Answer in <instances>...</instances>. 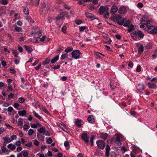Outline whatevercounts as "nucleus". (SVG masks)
Returning a JSON list of instances; mask_svg holds the SVG:
<instances>
[{
  "instance_id": "nucleus-36",
  "label": "nucleus",
  "mask_w": 157,
  "mask_h": 157,
  "mask_svg": "<svg viewBox=\"0 0 157 157\" xmlns=\"http://www.w3.org/2000/svg\"><path fill=\"white\" fill-rule=\"evenodd\" d=\"M94 136L92 135L90 136V144L91 146L93 145V140L94 139Z\"/></svg>"
},
{
  "instance_id": "nucleus-31",
  "label": "nucleus",
  "mask_w": 157,
  "mask_h": 157,
  "mask_svg": "<svg viewBox=\"0 0 157 157\" xmlns=\"http://www.w3.org/2000/svg\"><path fill=\"white\" fill-rule=\"evenodd\" d=\"M40 109L43 110L45 113L48 114L49 113L48 111L46 109L44 106H41L39 107Z\"/></svg>"
},
{
  "instance_id": "nucleus-63",
  "label": "nucleus",
  "mask_w": 157,
  "mask_h": 157,
  "mask_svg": "<svg viewBox=\"0 0 157 157\" xmlns=\"http://www.w3.org/2000/svg\"><path fill=\"white\" fill-rule=\"evenodd\" d=\"M69 142L67 141H66L64 143V145L65 147H67L69 146Z\"/></svg>"
},
{
  "instance_id": "nucleus-54",
  "label": "nucleus",
  "mask_w": 157,
  "mask_h": 157,
  "mask_svg": "<svg viewBox=\"0 0 157 157\" xmlns=\"http://www.w3.org/2000/svg\"><path fill=\"white\" fill-rule=\"evenodd\" d=\"M141 67L140 65L138 66L137 67L136 71L137 72H139L141 71Z\"/></svg>"
},
{
  "instance_id": "nucleus-26",
  "label": "nucleus",
  "mask_w": 157,
  "mask_h": 157,
  "mask_svg": "<svg viewBox=\"0 0 157 157\" xmlns=\"http://www.w3.org/2000/svg\"><path fill=\"white\" fill-rule=\"evenodd\" d=\"M23 12L26 15H28L29 14V11L28 8L26 6L23 7Z\"/></svg>"
},
{
  "instance_id": "nucleus-51",
  "label": "nucleus",
  "mask_w": 157,
  "mask_h": 157,
  "mask_svg": "<svg viewBox=\"0 0 157 157\" xmlns=\"http://www.w3.org/2000/svg\"><path fill=\"white\" fill-rule=\"evenodd\" d=\"M63 6L67 10H70L71 9L70 7L68 6L67 5L65 4H63Z\"/></svg>"
},
{
  "instance_id": "nucleus-27",
  "label": "nucleus",
  "mask_w": 157,
  "mask_h": 157,
  "mask_svg": "<svg viewBox=\"0 0 157 157\" xmlns=\"http://www.w3.org/2000/svg\"><path fill=\"white\" fill-rule=\"evenodd\" d=\"M101 137L104 140H105L108 136V134L106 133H101L100 134Z\"/></svg>"
},
{
  "instance_id": "nucleus-10",
  "label": "nucleus",
  "mask_w": 157,
  "mask_h": 157,
  "mask_svg": "<svg viewBox=\"0 0 157 157\" xmlns=\"http://www.w3.org/2000/svg\"><path fill=\"white\" fill-rule=\"evenodd\" d=\"M85 15L87 17L92 20H94L95 19V17L94 15L91 13L86 12L85 13Z\"/></svg>"
},
{
  "instance_id": "nucleus-14",
  "label": "nucleus",
  "mask_w": 157,
  "mask_h": 157,
  "mask_svg": "<svg viewBox=\"0 0 157 157\" xmlns=\"http://www.w3.org/2000/svg\"><path fill=\"white\" fill-rule=\"evenodd\" d=\"M1 151L4 152L5 154L8 155L9 154L10 151L8 149H7L4 146H2L1 147Z\"/></svg>"
},
{
  "instance_id": "nucleus-29",
  "label": "nucleus",
  "mask_w": 157,
  "mask_h": 157,
  "mask_svg": "<svg viewBox=\"0 0 157 157\" xmlns=\"http://www.w3.org/2000/svg\"><path fill=\"white\" fill-rule=\"evenodd\" d=\"M73 49V48L72 46H69L64 51L66 52H68L72 51Z\"/></svg>"
},
{
  "instance_id": "nucleus-57",
  "label": "nucleus",
  "mask_w": 157,
  "mask_h": 157,
  "mask_svg": "<svg viewBox=\"0 0 157 157\" xmlns=\"http://www.w3.org/2000/svg\"><path fill=\"white\" fill-rule=\"evenodd\" d=\"M21 144V142L20 141H16L15 143V145L17 146H20Z\"/></svg>"
},
{
  "instance_id": "nucleus-49",
  "label": "nucleus",
  "mask_w": 157,
  "mask_h": 157,
  "mask_svg": "<svg viewBox=\"0 0 157 157\" xmlns=\"http://www.w3.org/2000/svg\"><path fill=\"white\" fill-rule=\"evenodd\" d=\"M137 6L139 8H142L144 6V5L142 3L139 2L137 4Z\"/></svg>"
},
{
  "instance_id": "nucleus-16",
  "label": "nucleus",
  "mask_w": 157,
  "mask_h": 157,
  "mask_svg": "<svg viewBox=\"0 0 157 157\" xmlns=\"http://www.w3.org/2000/svg\"><path fill=\"white\" fill-rule=\"evenodd\" d=\"M2 139L4 140V143L5 144L9 143L12 141L10 138L6 137H3Z\"/></svg>"
},
{
  "instance_id": "nucleus-4",
  "label": "nucleus",
  "mask_w": 157,
  "mask_h": 157,
  "mask_svg": "<svg viewBox=\"0 0 157 157\" xmlns=\"http://www.w3.org/2000/svg\"><path fill=\"white\" fill-rule=\"evenodd\" d=\"M116 137L115 139V142L118 146L121 145V141H122V136L119 134L116 135Z\"/></svg>"
},
{
  "instance_id": "nucleus-44",
  "label": "nucleus",
  "mask_w": 157,
  "mask_h": 157,
  "mask_svg": "<svg viewBox=\"0 0 157 157\" xmlns=\"http://www.w3.org/2000/svg\"><path fill=\"white\" fill-rule=\"evenodd\" d=\"M18 101L20 103H23L25 101V99L22 97H20L18 99Z\"/></svg>"
},
{
  "instance_id": "nucleus-25",
  "label": "nucleus",
  "mask_w": 157,
  "mask_h": 157,
  "mask_svg": "<svg viewBox=\"0 0 157 157\" xmlns=\"http://www.w3.org/2000/svg\"><path fill=\"white\" fill-rule=\"evenodd\" d=\"M19 115L21 116H23L26 115V111L25 110H23L18 112Z\"/></svg>"
},
{
  "instance_id": "nucleus-47",
  "label": "nucleus",
  "mask_w": 157,
  "mask_h": 157,
  "mask_svg": "<svg viewBox=\"0 0 157 157\" xmlns=\"http://www.w3.org/2000/svg\"><path fill=\"white\" fill-rule=\"evenodd\" d=\"M67 29V27L66 26L64 25L62 28V31L63 33H65L66 32V30Z\"/></svg>"
},
{
  "instance_id": "nucleus-41",
  "label": "nucleus",
  "mask_w": 157,
  "mask_h": 157,
  "mask_svg": "<svg viewBox=\"0 0 157 157\" xmlns=\"http://www.w3.org/2000/svg\"><path fill=\"white\" fill-rule=\"evenodd\" d=\"M50 60L48 59H46L42 63V64L44 65H45L48 64L49 63Z\"/></svg>"
},
{
  "instance_id": "nucleus-19",
  "label": "nucleus",
  "mask_w": 157,
  "mask_h": 157,
  "mask_svg": "<svg viewBox=\"0 0 157 157\" xmlns=\"http://www.w3.org/2000/svg\"><path fill=\"white\" fill-rule=\"evenodd\" d=\"M38 131L40 133H43V134L44 135L46 132V128L45 127H42L38 130Z\"/></svg>"
},
{
  "instance_id": "nucleus-58",
  "label": "nucleus",
  "mask_w": 157,
  "mask_h": 157,
  "mask_svg": "<svg viewBox=\"0 0 157 157\" xmlns=\"http://www.w3.org/2000/svg\"><path fill=\"white\" fill-rule=\"evenodd\" d=\"M130 22V21L129 20H128L124 24L123 26L125 27H127L128 26V24Z\"/></svg>"
},
{
  "instance_id": "nucleus-11",
  "label": "nucleus",
  "mask_w": 157,
  "mask_h": 157,
  "mask_svg": "<svg viewBox=\"0 0 157 157\" xmlns=\"http://www.w3.org/2000/svg\"><path fill=\"white\" fill-rule=\"evenodd\" d=\"M135 36H137L140 38H142L144 36V34L140 30L135 31L134 32Z\"/></svg>"
},
{
  "instance_id": "nucleus-60",
  "label": "nucleus",
  "mask_w": 157,
  "mask_h": 157,
  "mask_svg": "<svg viewBox=\"0 0 157 157\" xmlns=\"http://www.w3.org/2000/svg\"><path fill=\"white\" fill-rule=\"evenodd\" d=\"M11 138L12 140H15L17 139V136L15 135H13L11 136Z\"/></svg>"
},
{
  "instance_id": "nucleus-43",
  "label": "nucleus",
  "mask_w": 157,
  "mask_h": 157,
  "mask_svg": "<svg viewBox=\"0 0 157 157\" xmlns=\"http://www.w3.org/2000/svg\"><path fill=\"white\" fill-rule=\"evenodd\" d=\"M104 17L105 18H108L109 17V13L108 12V10L106 11L105 12V13L104 14Z\"/></svg>"
},
{
  "instance_id": "nucleus-3",
  "label": "nucleus",
  "mask_w": 157,
  "mask_h": 157,
  "mask_svg": "<svg viewBox=\"0 0 157 157\" xmlns=\"http://www.w3.org/2000/svg\"><path fill=\"white\" fill-rule=\"evenodd\" d=\"M152 23V21L151 20L144 17L142 18L141 24H144L147 27V26H149L150 25H151Z\"/></svg>"
},
{
  "instance_id": "nucleus-24",
  "label": "nucleus",
  "mask_w": 157,
  "mask_h": 157,
  "mask_svg": "<svg viewBox=\"0 0 157 157\" xmlns=\"http://www.w3.org/2000/svg\"><path fill=\"white\" fill-rule=\"evenodd\" d=\"M64 15V12H61L59 13V15L57 16L56 17V19L57 20H60L63 18Z\"/></svg>"
},
{
  "instance_id": "nucleus-8",
  "label": "nucleus",
  "mask_w": 157,
  "mask_h": 157,
  "mask_svg": "<svg viewBox=\"0 0 157 157\" xmlns=\"http://www.w3.org/2000/svg\"><path fill=\"white\" fill-rule=\"evenodd\" d=\"M118 10L117 7L115 5H113L111 7L110 13L112 15H113L116 13Z\"/></svg>"
},
{
  "instance_id": "nucleus-23",
  "label": "nucleus",
  "mask_w": 157,
  "mask_h": 157,
  "mask_svg": "<svg viewBox=\"0 0 157 157\" xmlns=\"http://www.w3.org/2000/svg\"><path fill=\"white\" fill-rule=\"evenodd\" d=\"M7 147L11 150H13L15 149L16 146L14 145L10 144L8 145Z\"/></svg>"
},
{
  "instance_id": "nucleus-62",
  "label": "nucleus",
  "mask_w": 157,
  "mask_h": 157,
  "mask_svg": "<svg viewBox=\"0 0 157 157\" xmlns=\"http://www.w3.org/2000/svg\"><path fill=\"white\" fill-rule=\"evenodd\" d=\"M13 110V107H11V106L9 107L7 109V110L9 112H10L12 111Z\"/></svg>"
},
{
  "instance_id": "nucleus-55",
  "label": "nucleus",
  "mask_w": 157,
  "mask_h": 157,
  "mask_svg": "<svg viewBox=\"0 0 157 157\" xmlns=\"http://www.w3.org/2000/svg\"><path fill=\"white\" fill-rule=\"evenodd\" d=\"M88 8L91 10H92L94 9V7L93 5L92 4L90 5Z\"/></svg>"
},
{
  "instance_id": "nucleus-37",
  "label": "nucleus",
  "mask_w": 157,
  "mask_h": 157,
  "mask_svg": "<svg viewBox=\"0 0 157 157\" xmlns=\"http://www.w3.org/2000/svg\"><path fill=\"white\" fill-rule=\"evenodd\" d=\"M30 128L29 125L25 124L23 126V129L25 131H27V130L29 129Z\"/></svg>"
},
{
  "instance_id": "nucleus-5",
  "label": "nucleus",
  "mask_w": 157,
  "mask_h": 157,
  "mask_svg": "<svg viewBox=\"0 0 157 157\" xmlns=\"http://www.w3.org/2000/svg\"><path fill=\"white\" fill-rule=\"evenodd\" d=\"M96 144L98 147L101 149H103L105 145V142L101 140L97 141Z\"/></svg>"
},
{
  "instance_id": "nucleus-20",
  "label": "nucleus",
  "mask_w": 157,
  "mask_h": 157,
  "mask_svg": "<svg viewBox=\"0 0 157 157\" xmlns=\"http://www.w3.org/2000/svg\"><path fill=\"white\" fill-rule=\"evenodd\" d=\"M127 27H128V30L129 32L133 31L134 29V25L132 24L128 25Z\"/></svg>"
},
{
  "instance_id": "nucleus-30",
  "label": "nucleus",
  "mask_w": 157,
  "mask_h": 157,
  "mask_svg": "<svg viewBox=\"0 0 157 157\" xmlns=\"http://www.w3.org/2000/svg\"><path fill=\"white\" fill-rule=\"evenodd\" d=\"M76 125L78 127H80L81 126V121L78 119H77L75 122Z\"/></svg>"
},
{
  "instance_id": "nucleus-45",
  "label": "nucleus",
  "mask_w": 157,
  "mask_h": 157,
  "mask_svg": "<svg viewBox=\"0 0 157 157\" xmlns=\"http://www.w3.org/2000/svg\"><path fill=\"white\" fill-rule=\"evenodd\" d=\"M23 156L24 157H26L28 156V153L27 151L26 150L23 151Z\"/></svg>"
},
{
  "instance_id": "nucleus-22",
  "label": "nucleus",
  "mask_w": 157,
  "mask_h": 157,
  "mask_svg": "<svg viewBox=\"0 0 157 157\" xmlns=\"http://www.w3.org/2000/svg\"><path fill=\"white\" fill-rule=\"evenodd\" d=\"M33 113L34 116L40 120H41L43 119L42 117L40 115H39L38 114L36 113L35 111H33Z\"/></svg>"
},
{
  "instance_id": "nucleus-39",
  "label": "nucleus",
  "mask_w": 157,
  "mask_h": 157,
  "mask_svg": "<svg viewBox=\"0 0 157 157\" xmlns=\"http://www.w3.org/2000/svg\"><path fill=\"white\" fill-rule=\"evenodd\" d=\"M57 125L58 126H59L62 130H63L64 131H65V130L64 129V126L62 124L58 123L57 124Z\"/></svg>"
},
{
  "instance_id": "nucleus-42",
  "label": "nucleus",
  "mask_w": 157,
  "mask_h": 157,
  "mask_svg": "<svg viewBox=\"0 0 157 157\" xmlns=\"http://www.w3.org/2000/svg\"><path fill=\"white\" fill-rule=\"evenodd\" d=\"M15 29L17 32H21L22 31V29L21 28L17 26H16L15 27Z\"/></svg>"
},
{
  "instance_id": "nucleus-1",
  "label": "nucleus",
  "mask_w": 157,
  "mask_h": 157,
  "mask_svg": "<svg viewBox=\"0 0 157 157\" xmlns=\"http://www.w3.org/2000/svg\"><path fill=\"white\" fill-rule=\"evenodd\" d=\"M42 11L44 13V14L46 13L47 11L50 8L49 4L48 3H44L41 6Z\"/></svg>"
},
{
  "instance_id": "nucleus-64",
  "label": "nucleus",
  "mask_w": 157,
  "mask_h": 157,
  "mask_svg": "<svg viewBox=\"0 0 157 157\" xmlns=\"http://www.w3.org/2000/svg\"><path fill=\"white\" fill-rule=\"evenodd\" d=\"M82 23V21L81 20H77L76 21L75 23L77 25H80Z\"/></svg>"
},
{
  "instance_id": "nucleus-48",
  "label": "nucleus",
  "mask_w": 157,
  "mask_h": 157,
  "mask_svg": "<svg viewBox=\"0 0 157 157\" xmlns=\"http://www.w3.org/2000/svg\"><path fill=\"white\" fill-rule=\"evenodd\" d=\"M52 140L51 138H49L47 140V142L48 144H51L52 142Z\"/></svg>"
},
{
  "instance_id": "nucleus-50",
  "label": "nucleus",
  "mask_w": 157,
  "mask_h": 157,
  "mask_svg": "<svg viewBox=\"0 0 157 157\" xmlns=\"http://www.w3.org/2000/svg\"><path fill=\"white\" fill-rule=\"evenodd\" d=\"M86 28V27L85 26H80L79 27V30L81 32H82Z\"/></svg>"
},
{
  "instance_id": "nucleus-13",
  "label": "nucleus",
  "mask_w": 157,
  "mask_h": 157,
  "mask_svg": "<svg viewBox=\"0 0 157 157\" xmlns=\"http://www.w3.org/2000/svg\"><path fill=\"white\" fill-rule=\"evenodd\" d=\"M118 12L121 14H124L126 13V9L124 6H122L119 9Z\"/></svg>"
},
{
  "instance_id": "nucleus-15",
  "label": "nucleus",
  "mask_w": 157,
  "mask_h": 157,
  "mask_svg": "<svg viewBox=\"0 0 157 157\" xmlns=\"http://www.w3.org/2000/svg\"><path fill=\"white\" fill-rule=\"evenodd\" d=\"M87 120L90 123H92L95 121V119L93 115H90L88 118Z\"/></svg>"
},
{
  "instance_id": "nucleus-7",
  "label": "nucleus",
  "mask_w": 157,
  "mask_h": 157,
  "mask_svg": "<svg viewBox=\"0 0 157 157\" xmlns=\"http://www.w3.org/2000/svg\"><path fill=\"white\" fill-rule=\"evenodd\" d=\"M108 10V8L107 6H101L99 9V13L101 15L103 14L106 11Z\"/></svg>"
},
{
  "instance_id": "nucleus-17",
  "label": "nucleus",
  "mask_w": 157,
  "mask_h": 157,
  "mask_svg": "<svg viewBox=\"0 0 157 157\" xmlns=\"http://www.w3.org/2000/svg\"><path fill=\"white\" fill-rule=\"evenodd\" d=\"M105 150V156L107 157H108L109 155V152L110 150V146L109 145H107L106 146Z\"/></svg>"
},
{
  "instance_id": "nucleus-32",
  "label": "nucleus",
  "mask_w": 157,
  "mask_h": 157,
  "mask_svg": "<svg viewBox=\"0 0 157 157\" xmlns=\"http://www.w3.org/2000/svg\"><path fill=\"white\" fill-rule=\"evenodd\" d=\"M68 56V54L67 53H65L62 55L60 58L61 59H64L67 58Z\"/></svg>"
},
{
  "instance_id": "nucleus-53",
  "label": "nucleus",
  "mask_w": 157,
  "mask_h": 157,
  "mask_svg": "<svg viewBox=\"0 0 157 157\" xmlns=\"http://www.w3.org/2000/svg\"><path fill=\"white\" fill-rule=\"evenodd\" d=\"M20 119H21V118H20L18 120V123H17V124H18V126H21L23 124L22 121H19V120Z\"/></svg>"
},
{
  "instance_id": "nucleus-34",
  "label": "nucleus",
  "mask_w": 157,
  "mask_h": 157,
  "mask_svg": "<svg viewBox=\"0 0 157 157\" xmlns=\"http://www.w3.org/2000/svg\"><path fill=\"white\" fill-rule=\"evenodd\" d=\"M138 88L140 90H144L145 89V87L144 85L142 84H138Z\"/></svg>"
},
{
  "instance_id": "nucleus-21",
  "label": "nucleus",
  "mask_w": 157,
  "mask_h": 157,
  "mask_svg": "<svg viewBox=\"0 0 157 157\" xmlns=\"http://www.w3.org/2000/svg\"><path fill=\"white\" fill-rule=\"evenodd\" d=\"M59 59V56L57 55L55 57H54L51 60V63H54L56 61H57Z\"/></svg>"
},
{
  "instance_id": "nucleus-46",
  "label": "nucleus",
  "mask_w": 157,
  "mask_h": 157,
  "mask_svg": "<svg viewBox=\"0 0 157 157\" xmlns=\"http://www.w3.org/2000/svg\"><path fill=\"white\" fill-rule=\"evenodd\" d=\"M0 2L3 5H6L8 3V1L6 0H1Z\"/></svg>"
},
{
  "instance_id": "nucleus-18",
  "label": "nucleus",
  "mask_w": 157,
  "mask_h": 157,
  "mask_svg": "<svg viewBox=\"0 0 157 157\" xmlns=\"http://www.w3.org/2000/svg\"><path fill=\"white\" fill-rule=\"evenodd\" d=\"M147 85L148 87L149 88L151 89H155L156 88V85L155 83L148 82L147 83Z\"/></svg>"
},
{
  "instance_id": "nucleus-2",
  "label": "nucleus",
  "mask_w": 157,
  "mask_h": 157,
  "mask_svg": "<svg viewBox=\"0 0 157 157\" xmlns=\"http://www.w3.org/2000/svg\"><path fill=\"white\" fill-rule=\"evenodd\" d=\"M81 54V53L80 52L79 50H74L71 52L72 57L75 59H77L78 58H79Z\"/></svg>"
},
{
  "instance_id": "nucleus-6",
  "label": "nucleus",
  "mask_w": 157,
  "mask_h": 157,
  "mask_svg": "<svg viewBox=\"0 0 157 157\" xmlns=\"http://www.w3.org/2000/svg\"><path fill=\"white\" fill-rule=\"evenodd\" d=\"M115 18L117 20V22L119 25H122L124 21V18L122 17H115Z\"/></svg>"
},
{
  "instance_id": "nucleus-38",
  "label": "nucleus",
  "mask_w": 157,
  "mask_h": 157,
  "mask_svg": "<svg viewBox=\"0 0 157 157\" xmlns=\"http://www.w3.org/2000/svg\"><path fill=\"white\" fill-rule=\"evenodd\" d=\"M12 51L14 55V56L16 57H18V53L17 52V50H13Z\"/></svg>"
},
{
  "instance_id": "nucleus-59",
  "label": "nucleus",
  "mask_w": 157,
  "mask_h": 157,
  "mask_svg": "<svg viewBox=\"0 0 157 157\" xmlns=\"http://www.w3.org/2000/svg\"><path fill=\"white\" fill-rule=\"evenodd\" d=\"M46 37L45 36H43L40 40L41 42H43L45 40Z\"/></svg>"
},
{
  "instance_id": "nucleus-33",
  "label": "nucleus",
  "mask_w": 157,
  "mask_h": 157,
  "mask_svg": "<svg viewBox=\"0 0 157 157\" xmlns=\"http://www.w3.org/2000/svg\"><path fill=\"white\" fill-rule=\"evenodd\" d=\"M144 51V47L142 45H140L139 48L138 52L139 53H141Z\"/></svg>"
},
{
  "instance_id": "nucleus-12",
  "label": "nucleus",
  "mask_w": 157,
  "mask_h": 157,
  "mask_svg": "<svg viewBox=\"0 0 157 157\" xmlns=\"http://www.w3.org/2000/svg\"><path fill=\"white\" fill-rule=\"evenodd\" d=\"M151 25H150L149 26L148 25L147 31L148 33H153L154 29L155 27Z\"/></svg>"
},
{
  "instance_id": "nucleus-35",
  "label": "nucleus",
  "mask_w": 157,
  "mask_h": 157,
  "mask_svg": "<svg viewBox=\"0 0 157 157\" xmlns=\"http://www.w3.org/2000/svg\"><path fill=\"white\" fill-rule=\"evenodd\" d=\"M25 18L27 20H28V21H30L32 23H33L34 22V21L33 20L31 17H27L26 16L25 17Z\"/></svg>"
},
{
  "instance_id": "nucleus-40",
  "label": "nucleus",
  "mask_w": 157,
  "mask_h": 157,
  "mask_svg": "<svg viewBox=\"0 0 157 157\" xmlns=\"http://www.w3.org/2000/svg\"><path fill=\"white\" fill-rule=\"evenodd\" d=\"M34 132V131L33 129H30L28 131V134L29 136H31L33 134Z\"/></svg>"
},
{
  "instance_id": "nucleus-28",
  "label": "nucleus",
  "mask_w": 157,
  "mask_h": 157,
  "mask_svg": "<svg viewBox=\"0 0 157 157\" xmlns=\"http://www.w3.org/2000/svg\"><path fill=\"white\" fill-rule=\"evenodd\" d=\"M24 47L25 49L28 52H31L33 51L32 48L29 46L25 45Z\"/></svg>"
},
{
  "instance_id": "nucleus-61",
  "label": "nucleus",
  "mask_w": 157,
  "mask_h": 157,
  "mask_svg": "<svg viewBox=\"0 0 157 157\" xmlns=\"http://www.w3.org/2000/svg\"><path fill=\"white\" fill-rule=\"evenodd\" d=\"M151 82H157V78L154 77L151 80Z\"/></svg>"
},
{
  "instance_id": "nucleus-52",
  "label": "nucleus",
  "mask_w": 157,
  "mask_h": 157,
  "mask_svg": "<svg viewBox=\"0 0 157 157\" xmlns=\"http://www.w3.org/2000/svg\"><path fill=\"white\" fill-rule=\"evenodd\" d=\"M32 142H30L29 143L27 144H25V146L27 147H30L32 146Z\"/></svg>"
},
{
  "instance_id": "nucleus-56",
  "label": "nucleus",
  "mask_w": 157,
  "mask_h": 157,
  "mask_svg": "<svg viewBox=\"0 0 157 157\" xmlns=\"http://www.w3.org/2000/svg\"><path fill=\"white\" fill-rule=\"evenodd\" d=\"M13 107L15 108H18L19 106V105L18 103H15L13 105Z\"/></svg>"
},
{
  "instance_id": "nucleus-9",
  "label": "nucleus",
  "mask_w": 157,
  "mask_h": 157,
  "mask_svg": "<svg viewBox=\"0 0 157 157\" xmlns=\"http://www.w3.org/2000/svg\"><path fill=\"white\" fill-rule=\"evenodd\" d=\"M81 138L86 143H88L89 141V137H87V134L86 133H83L82 134Z\"/></svg>"
}]
</instances>
